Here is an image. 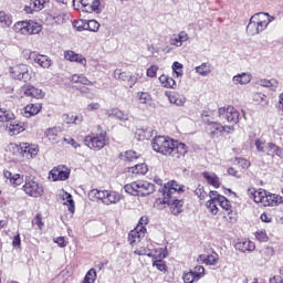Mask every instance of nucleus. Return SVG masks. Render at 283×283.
<instances>
[{"instance_id":"5fc2aeb1","label":"nucleus","mask_w":283,"mask_h":283,"mask_svg":"<svg viewBox=\"0 0 283 283\" xmlns=\"http://www.w3.org/2000/svg\"><path fill=\"white\" fill-rule=\"evenodd\" d=\"M153 266L160 271L161 273H167V263L163 259H157L153 262Z\"/></svg>"},{"instance_id":"6e6d98bb","label":"nucleus","mask_w":283,"mask_h":283,"mask_svg":"<svg viewBox=\"0 0 283 283\" xmlns=\"http://www.w3.org/2000/svg\"><path fill=\"white\" fill-rule=\"evenodd\" d=\"M190 272H192V275L197 279L198 282V280H202V276L205 275V266L197 265L190 270Z\"/></svg>"},{"instance_id":"09e8293b","label":"nucleus","mask_w":283,"mask_h":283,"mask_svg":"<svg viewBox=\"0 0 283 283\" xmlns=\"http://www.w3.org/2000/svg\"><path fill=\"white\" fill-rule=\"evenodd\" d=\"M254 145L256 147V151L260 154H266V149L269 147V143H266V140L258 138L255 139Z\"/></svg>"},{"instance_id":"39448f33","label":"nucleus","mask_w":283,"mask_h":283,"mask_svg":"<svg viewBox=\"0 0 283 283\" xmlns=\"http://www.w3.org/2000/svg\"><path fill=\"white\" fill-rule=\"evenodd\" d=\"M9 72L12 78L23 81L24 83H30V81L34 78V70L28 64H14L13 66H10Z\"/></svg>"},{"instance_id":"a211bd4d","label":"nucleus","mask_w":283,"mask_h":283,"mask_svg":"<svg viewBox=\"0 0 283 283\" xmlns=\"http://www.w3.org/2000/svg\"><path fill=\"white\" fill-rule=\"evenodd\" d=\"M262 205L263 207H280V205H283V197L275 193H268L265 191Z\"/></svg>"},{"instance_id":"4d7b16f0","label":"nucleus","mask_w":283,"mask_h":283,"mask_svg":"<svg viewBox=\"0 0 283 283\" xmlns=\"http://www.w3.org/2000/svg\"><path fill=\"white\" fill-rule=\"evenodd\" d=\"M67 277H70V272L67 270H64L52 280V283H65Z\"/></svg>"},{"instance_id":"c03bdc74","label":"nucleus","mask_w":283,"mask_h":283,"mask_svg":"<svg viewBox=\"0 0 283 283\" xmlns=\"http://www.w3.org/2000/svg\"><path fill=\"white\" fill-rule=\"evenodd\" d=\"M130 174L145 176L149 171V168L146 164H137L134 167L129 168Z\"/></svg>"},{"instance_id":"bf43d9fd","label":"nucleus","mask_w":283,"mask_h":283,"mask_svg":"<svg viewBox=\"0 0 283 283\" xmlns=\"http://www.w3.org/2000/svg\"><path fill=\"white\" fill-rule=\"evenodd\" d=\"M275 253V250L271 247H265L261 250V255L264 260H271Z\"/></svg>"},{"instance_id":"79ce46f5","label":"nucleus","mask_w":283,"mask_h":283,"mask_svg":"<svg viewBox=\"0 0 283 283\" xmlns=\"http://www.w3.org/2000/svg\"><path fill=\"white\" fill-rule=\"evenodd\" d=\"M12 15L10 13H6L4 11H0V25L1 28H12Z\"/></svg>"},{"instance_id":"f03ea898","label":"nucleus","mask_w":283,"mask_h":283,"mask_svg":"<svg viewBox=\"0 0 283 283\" xmlns=\"http://www.w3.org/2000/svg\"><path fill=\"white\" fill-rule=\"evenodd\" d=\"M273 21V17L269 13H256L250 18V22L247 27V32L250 36H255L261 32H264L269 28V23Z\"/></svg>"},{"instance_id":"3c124183","label":"nucleus","mask_w":283,"mask_h":283,"mask_svg":"<svg viewBox=\"0 0 283 283\" xmlns=\"http://www.w3.org/2000/svg\"><path fill=\"white\" fill-rule=\"evenodd\" d=\"M135 255H147L148 258H151V255H156V252H153L151 249L140 247L134 251Z\"/></svg>"},{"instance_id":"8fccbe9b","label":"nucleus","mask_w":283,"mask_h":283,"mask_svg":"<svg viewBox=\"0 0 283 283\" xmlns=\"http://www.w3.org/2000/svg\"><path fill=\"white\" fill-rule=\"evenodd\" d=\"M252 101L256 103L258 105H266V95L263 93H252Z\"/></svg>"},{"instance_id":"4be33fe9","label":"nucleus","mask_w":283,"mask_h":283,"mask_svg":"<svg viewBox=\"0 0 283 283\" xmlns=\"http://www.w3.org/2000/svg\"><path fill=\"white\" fill-rule=\"evenodd\" d=\"M24 96L29 98H34L35 101H42L45 97L43 90L36 88V86L27 85L23 91Z\"/></svg>"},{"instance_id":"4c0bfd02","label":"nucleus","mask_w":283,"mask_h":283,"mask_svg":"<svg viewBox=\"0 0 283 283\" xmlns=\"http://www.w3.org/2000/svg\"><path fill=\"white\" fill-rule=\"evenodd\" d=\"M196 74L199 76H209L211 74V63L203 62L200 65L195 67Z\"/></svg>"},{"instance_id":"e2e57ef3","label":"nucleus","mask_w":283,"mask_h":283,"mask_svg":"<svg viewBox=\"0 0 283 283\" xmlns=\"http://www.w3.org/2000/svg\"><path fill=\"white\" fill-rule=\"evenodd\" d=\"M266 190L264 189H259L256 190V192H254V196L252 197V200L256 203H261L264 200V196H265Z\"/></svg>"},{"instance_id":"2eb2a0df","label":"nucleus","mask_w":283,"mask_h":283,"mask_svg":"<svg viewBox=\"0 0 283 283\" xmlns=\"http://www.w3.org/2000/svg\"><path fill=\"white\" fill-rule=\"evenodd\" d=\"M39 145L23 143L22 145V158H27L28 160L34 159L35 156H39Z\"/></svg>"},{"instance_id":"603ef678","label":"nucleus","mask_w":283,"mask_h":283,"mask_svg":"<svg viewBox=\"0 0 283 283\" xmlns=\"http://www.w3.org/2000/svg\"><path fill=\"white\" fill-rule=\"evenodd\" d=\"M151 251L155 252V255H150V258H154L155 260H163L167 258V248H157Z\"/></svg>"},{"instance_id":"0eeeda50","label":"nucleus","mask_w":283,"mask_h":283,"mask_svg":"<svg viewBox=\"0 0 283 283\" xmlns=\"http://www.w3.org/2000/svg\"><path fill=\"white\" fill-rule=\"evenodd\" d=\"M14 32L18 34H23L27 36V34H39L41 30H43V27L41 23L35 21H19L13 25Z\"/></svg>"},{"instance_id":"f8f14e48","label":"nucleus","mask_w":283,"mask_h":283,"mask_svg":"<svg viewBox=\"0 0 283 283\" xmlns=\"http://www.w3.org/2000/svg\"><path fill=\"white\" fill-rule=\"evenodd\" d=\"M147 228L136 227L128 233V242L130 247H138L139 242L145 238Z\"/></svg>"},{"instance_id":"f3484780","label":"nucleus","mask_w":283,"mask_h":283,"mask_svg":"<svg viewBox=\"0 0 283 283\" xmlns=\"http://www.w3.org/2000/svg\"><path fill=\"white\" fill-rule=\"evenodd\" d=\"M123 200V195L116 190H104L103 205H118Z\"/></svg>"},{"instance_id":"de8ad7c7","label":"nucleus","mask_w":283,"mask_h":283,"mask_svg":"<svg viewBox=\"0 0 283 283\" xmlns=\"http://www.w3.org/2000/svg\"><path fill=\"white\" fill-rule=\"evenodd\" d=\"M130 78L134 87L138 81H143V78H145V71H143V69H136L134 73H130Z\"/></svg>"},{"instance_id":"a19ab883","label":"nucleus","mask_w":283,"mask_h":283,"mask_svg":"<svg viewBox=\"0 0 283 283\" xmlns=\"http://www.w3.org/2000/svg\"><path fill=\"white\" fill-rule=\"evenodd\" d=\"M71 83H81L82 85H94V82L90 81L87 76L83 74H74L70 77Z\"/></svg>"},{"instance_id":"680f3d73","label":"nucleus","mask_w":283,"mask_h":283,"mask_svg":"<svg viewBox=\"0 0 283 283\" xmlns=\"http://www.w3.org/2000/svg\"><path fill=\"white\" fill-rule=\"evenodd\" d=\"M87 12H96L98 14L101 12V0H93L92 4L86 7Z\"/></svg>"},{"instance_id":"6ab92c4d","label":"nucleus","mask_w":283,"mask_h":283,"mask_svg":"<svg viewBox=\"0 0 283 283\" xmlns=\"http://www.w3.org/2000/svg\"><path fill=\"white\" fill-rule=\"evenodd\" d=\"M3 176H4L6 180L9 181V185L14 188L21 187V185H23L25 182V179L23 178V175H21V174H12L9 170H4Z\"/></svg>"},{"instance_id":"37998d69","label":"nucleus","mask_w":283,"mask_h":283,"mask_svg":"<svg viewBox=\"0 0 283 283\" xmlns=\"http://www.w3.org/2000/svg\"><path fill=\"white\" fill-rule=\"evenodd\" d=\"M138 158H140V153H137L136 150H126L122 154V160L127 163H134V160H138Z\"/></svg>"},{"instance_id":"9b49d317","label":"nucleus","mask_w":283,"mask_h":283,"mask_svg":"<svg viewBox=\"0 0 283 283\" xmlns=\"http://www.w3.org/2000/svg\"><path fill=\"white\" fill-rule=\"evenodd\" d=\"M48 178L51 180V182H57V180H67V178H70V168H67V166L54 167L49 172Z\"/></svg>"},{"instance_id":"a878e982","label":"nucleus","mask_w":283,"mask_h":283,"mask_svg":"<svg viewBox=\"0 0 283 283\" xmlns=\"http://www.w3.org/2000/svg\"><path fill=\"white\" fill-rule=\"evenodd\" d=\"M187 41H189V34L185 31L170 36V45H174V48H182V44Z\"/></svg>"},{"instance_id":"c9c22d12","label":"nucleus","mask_w":283,"mask_h":283,"mask_svg":"<svg viewBox=\"0 0 283 283\" xmlns=\"http://www.w3.org/2000/svg\"><path fill=\"white\" fill-rule=\"evenodd\" d=\"M137 101L140 105H146L148 107H154V99L151 98V94L147 92H138Z\"/></svg>"},{"instance_id":"f257e3e1","label":"nucleus","mask_w":283,"mask_h":283,"mask_svg":"<svg viewBox=\"0 0 283 283\" xmlns=\"http://www.w3.org/2000/svg\"><path fill=\"white\" fill-rule=\"evenodd\" d=\"M151 147L157 154H161V156H171V158H185L189 151V148L185 143L165 136L153 138Z\"/></svg>"},{"instance_id":"58836bf2","label":"nucleus","mask_w":283,"mask_h":283,"mask_svg":"<svg viewBox=\"0 0 283 283\" xmlns=\"http://www.w3.org/2000/svg\"><path fill=\"white\" fill-rule=\"evenodd\" d=\"M115 78H118L119 81L127 82L129 87H134L132 85V72L129 71H122V70H116L115 71Z\"/></svg>"},{"instance_id":"e433bc0d","label":"nucleus","mask_w":283,"mask_h":283,"mask_svg":"<svg viewBox=\"0 0 283 283\" xmlns=\"http://www.w3.org/2000/svg\"><path fill=\"white\" fill-rule=\"evenodd\" d=\"M34 63H38L43 70H50L52 67V60L48 55H35Z\"/></svg>"},{"instance_id":"a18cd8bd","label":"nucleus","mask_w":283,"mask_h":283,"mask_svg":"<svg viewBox=\"0 0 283 283\" xmlns=\"http://www.w3.org/2000/svg\"><path fill=\"white\" fill-rule=\"evenodd\" d=\"M220 205L218 201H207L206 202V209H208V212L210 216H218L220 213Z\"/></svg>"},{"instance_id":"7ed1b4c3","label":"nucleus","mask_w":283,"mask_h":283,"mask_svg":"<svg viewBox=\"0 0 283 283\" xmlns=\"http://www.w3.org/2000/svg\"><path fill=\"white\" fill-rule=\"evenodd\" d=\"M124 191L129 196H137L138 198H145L151 196L156 188L154 184L146 180H137L124 186Z\"/></svg>"},{"instance_id":"5701e85b","label":"nucleus","mask_w":283,"mask_h":283,"mask_svg":"<svg viewBox=\"0 0 283 283\" xmlns=\"http://www.w3.org/2000/svg\"><path fill=\"white\" fill-rule=\"evenodd\" d=\"M6 129H7L8 134H10L11 136H17V135L21 134L22 132H25V126H24L23 122L10 120L7 123Z\"/></svg>"},{"instance_id":"69168bd1","label":"nucleus","mask_w":283,"mask_h":283,"mask_svg":"<svg viewBox=\"0 0 283 283\" xmlns=\"http://www.w3.org/2000/svg\"><path fill=\"white\" fill-rule=\"evenodd\" d=\"M73 27L77 32H83V30H87V21L86 20H77L73 22Z\"/></svg>"},{"instance_id":"338daca9","label":"nucleus","mask_w":283,"mask_h":283,"mask_svg":"<svg viewBox=\"0 0 283 283\" xmlns=\"http://www.w3.org/2000/svg\"><path fill=\"white\" fill-rule=\"evenodd\" d=\"M182 280L185 283L198 282L192 271L184 272Z\"/></svg>"},{"instance_id":"aec40b11","label":"nucleus","mask_w":283,"mask_h":283,"mask_svg":"<svg viewBox=\"0 0 283 283\" xmlns=\"http://www.w3.org/2000/svg\"><path fill=\"white\" fill-rule=\"evenodd\" d=\"M41 109H43L42 103L28 104L22 109V116L24 118H32V116H36L38 114H40Z\"/></svg>"},{"instance_id":"1a4fd4ad","label":"nucleus","mask_w":283,"mask_h":283,"mask_svg":"<svg viewBox=\"0 0 283 283\" xmlns=\"http://www.w3.org/2000/svg\"><path fill=\"white\" fill-rule=\"evenodd\" d=\"M219 117L227 120V123H230L232 126L238 125L240 122V112L233 106H223L219 108Z\"/></svg>"},{"instance_id":"bb28decb","label":"nucleus","mask_w":283,"mask_h":283,"mask_svg":"<svg viewBox=\"0 0 283 283\" xmlns=\"http://www.w3.org/2000/svg\"><path fill=\"white\" fill-rule=\"evenodd\" d=\"M253 81V75L249 72H242L232 77L233 85H249Z\"/></svg>"},{"instance_id":"13d9d810","label":"nucleus","mask_w":283,"mask_h":283,"mask_svg":"<svg viewBox=\"0 0 283 283\" xmlns=\"http://www.w3.org/2000/svg\"><path fill=\"white\" fill-rule=\"evenodd\" d=\"M31 8H33L34 12H41L43 8H45V0H31Z\"/></svg>"},{"instance_id":"c756f323","label":"nucleus","mask_w":283,"mask_h":283,"mask_svg":"<svg viewBox=\"0 0 283 283\" xmlns=\"http://www.w3.org/2000/svg\"><path fill=\"white\" fill-rule=\"evenodd\" d=\"M202 177L211 187H214V189H220V185H222V182H220V177H218L216 172L205 171L202 172Z\"/></svg>"},{"instance_id":"393cba45","label":"nucleus","mask_w":283,"mask_h":283,"mask_svg":"<svg viewBox=\"0 0 283 283\" xmlns=\"http://www.w3.org/2000/svg\"><path fill=\"white\" fill-rule=\"evenodd\" d=\"M59 198H60V202L69 207L70 213H74L75 206H74V199L72 198V195L65 190H60Z\"/></svg>"},{"instance_id":"7c9ffc66","label":"nucleus","mask_w":283,"mask_h":283,"mask_svg":"<svg viewBox=\"0 0 283 283\" xmlns=\"http://www.w3.org/2000/svg\"><path fill=\"white\" fill-rule=\"evenodd\" d=\"M166 205L169 206L172 216H180V213H182V207H185V201L180 199H169V203Z\"/></svg>"},{"instance_id":"f704fd0d","label":"nucleus","mask_w":283,"mask_h":283,"mask_svg":"<svg viewBox=\"0 0 283 283\" xmlns=\"http://www.w3.org/2000/svg\"><path fill=\"white\" fill-rule=\"evenodd\" d=\"M265 154L266 156H271L272 158H275V156H277L279 158H283L282 148L273 143H268Z\"/></svg>"},{"instance_id":"423d86ee","label":"nucleus","mask_w":283,"mask_h":283,"mask_svg":"<svg viewBox=\"0 0 283 283\" xmlns=\"http://www.w3.org/2000/svg\"><path fill=\"white\" fill-rule=\"evenodd\" d=\"M108 139L105 133H92L84 138V144L93 151H101L107 146Z\"/></svg>"},{"instance_id":"dca6fc26","label":"nucleus","mask_w":283,"mask_h":283,"mask_svg":"<svg viewBox=\"0 0 283 283\" xmlns=\"http://www.w3.org/2000/svg\"><path fill=\"white\" fill-rule=\"evenodd\" d=\"M44 138L48 140V143H51V145H57V143H61V128H46L44 130Z\"/></svg>"},{"instance_id":"0e129e2a","label":"nucleus","mask_w":283,"mask_h":283,"mask_svg":"<svg viewBox=\"0 0 283 283\" xmlns=\"http://www.w3.org/2000/svg\"><path fill=\"white\" fill-rule=\"evenodd\" d=\"M94 282H96V270L91 269L86 273L83 283H94Z\"/></svg>"},{"instance_id":"49530a36","label":"nucleus","mask_w":283,"mask_h":283,"mask_svg":"<svg viewBox=\"0 0 283 283\" xmlns=\"http://www.w3.org/2000/svg\"><path fill=\"white\" fill-rule=\"evenodd\" d=\"M105 190L93 189L88 192V198L93 202L101 200L103 202Z\"/></svg>"},{"instance_id":"9d476101","label":"nucleus","mask_w":283,"mask_h":283,"mask_svg":"<svg viewBox=\"0 0 283 283\" xmlns=\"http://www.w3.org/2000/svg\"><path fill=\"white\" fill-rule=\"evenodd\" d=\"M182 191H185V186L179 185L176 180L168 181L163 188V203H169L174 193H182Z\"/></svg>"},{"instance_id":"c85d7f7f","label":"nucleus","mask_w":283,"mask_h":283,"mask_svg":"<svg viewBox=\"0 0 283 283\" xmlns=\"http://www.w3.org/2000/svg\"><path fill=\"white\" fill-rule=\"evenodd\" d=\"M106 114L109 118H115L122 123H127V120H129V114L120 111L119 108H111Z\"/></svg>"},{"instance_id":"774afa93","label":"nucleus","mask_w":283,"mask_h":283,"mask_svg":"<svg viewBox=\"0 0 283 283\" xmlns=\"http://www.w3.org/2000/svg\"><path fill=\"white\" fill-rule=\"evenodd\" d=\"M255 238L259 242H269V235L266 234V231H264V230H258L255 232Z\"/></svg>"},{"instance_id":"052dcab7","label":"nucleus","mask_w":283,"mask_h":283,"mask_svg":"<svg viewBox=\"0 0 283 283\" xmlns=\"http://www.w3.org/2000/svg\"><path fill=\"white\" fill-rule=\"evenodd\" d=\"M101 28V23L96 20H88L86 21V30H90V32H98Z\"/></svg>"},{"instance_id":"cd10ccee","label":"nucleus","mask_w":283,"mask_h":283,"mask_svg":"<svg viewBox=\"0 0 283 283\" xmlns=\"http://www.w3.org/2000/svg\"><path fill=\"white\" fill-rule=\"evenodd\" d=\"M234 249H237V251H241V253H247V251L249 253L255 251V243L251 240H241V241H238L235 244H234Z\"/></svg>"},{"instance_id":"412c9836","label":"nucleus","mask_w":283,"mask_h":283,"mask_svg":"<svg viewBox=\"0 0 283 283\" xmlns=\"http://www.w3.org/2000/svg\"><path fill=\"white\" fill-rule=\"evenodd\" d=\"M199 264H207V266H216L220 262L218 253L212 252L211 254H201L197 258Z\"/></svg>"},{"instance_id":"864d4df0","label":"nucleus","mask_w":283,"mask_h":283,"mask_svg":"<svg viewBox=\"0 0 283 283\" xmlns=\"http://www.w3.org/2000/svg\"><path fill=\"white\" fill-rule=\"evenodd\" d=\"M184 67H185V66H184L182 63H180V62H174V63H172L171 70H172V72H174V74H176V77H177V78H180V76H182V74H184V72H182Z\"/></svg>"},{"instance_id":"ea45409f","label":"nucleus","mask_w":283,"mask_h":283,"mask_svg":"<svg viewBox=\"0 0 283 283\" xmlns=\"http://www.w3.org/2000/svg\"><path fill=\"white\" fill-rule=\"evenodd\" d=\"M17 116L10 109L0 108V123H10V120H14Z\"/></svg>"},{"instance_id":"b1692460","label":"nucleus","mask_w":283,"mask_h":283,"mask_svg":"<svg viewBox=\"0 0 283 283\" xmlns=\"http://www.w3.org/2000/svg\"><path fill=\"white\" fill-rule=\"evenodd\" d=\"M165 96H167L169 103L177 105V107H182V105L187 103V97L180 93H171L170 91H166Z\"/></svg>"},{"instance_id":"ddd939ff","label":"nucleus","mask_w":283,"mask_h":283,"mask_svg":"<svg viewBox=\"0 0 283 283\" xmlns=\"http://www.w3.org/2000/svg\"><path fill=\"white\" fill-rule=\"evenodd\" d=\"M217 202H218L220 209L222 211H224V213H227L228 222H235V213H233V206L231 205L229 199H227V197L223 196Z\"/></svg>"},{"instance_id":"473e14b6","label":"nucleus","mask_w":283,"mask_h":283,"mask_svg":"<svg viewBox=\"0 0 283 283\" xmlns=\"http://www.w3.org/2000/svg\"><path fill=\"white\" fill-rule=\"evenodd\" d=\"M256 85H260L261 87H266L268 90L275 92L280 87V81L275 78H261L256 82Z\"/></svg>"},{"instance_id":"20e7f679","label":"nucleus","mask_w":283,"mask_h":283,"mask_svg":"<svg viewBox=\"0 0 283 283\" xmlns=\"http://www.w3.org/2000/svg\"><path fill=\"white\" fill-rule=\"evenodd\" d=\"M203 123L206 125V133L209 134L210 138H220L224 134H233L235 132L233 125L222 126V124L211 120L207 115L203 116Z\"/></svg>"},{"instance_id":"4468645a","label":"nucleus","mask_w":283,"mask_h":283,"mask_svg":"<svg viewBox=\"0 0 283 283\" xmlns=\"http://www.w3.org/2000/svg\"><path fill=\"white\" fill-rule=\"evenodd\" d=\"M64 59L65 61H70V63H77L83 67H87V59L83 56V54L81 53H76L72 50H67L64 52Z\"/></svg>"},{"instance_id":"2f4dec72","label":"nucleus","mask_w":283,"mask_h":283,"mask_svg":"<svg viewBox=\"0 0 283 283\" xmlns=\"http://www.w3.org/2000/svg\"><path fill=\"white\" fill-rule=\"evenodd\" d=\"M7 154L11 156H23V143H10L6 147Z\"/></svg>"},{"instance_id":"72a5a7b5","label":"nucleus","mask_w":283,"mask_h":283,"mask_svg":"<svg viewBox=\"0 0 283 283\" xmlns=\"http://www.w3.org/2000/svg\"><path fill=\"white\" fill-rule=\"evenodd\" d=\"M159 83L161 87H165L166 90H176L178 87L176 80H174V77H169L168 75H160Z\"/></svg>"},{"instance_id":"6e6552de","label":"nucleus","mask_w":283,"mask_h":283,"mask_svg":"<svg viewBox=\"0 0 283 283\" xmlns=\"http://www.w3.org/2000/svg\"><path fill=\"white\" fill-rule=\"evenodd\" d=\"M22 189L27 196H30V198H41V196H43L45 192L43 190V186L30 177L24 179Z\"/></svg>"}]
</instances>
